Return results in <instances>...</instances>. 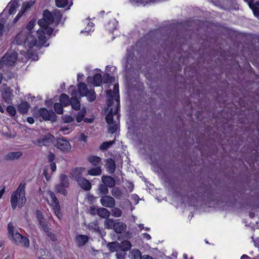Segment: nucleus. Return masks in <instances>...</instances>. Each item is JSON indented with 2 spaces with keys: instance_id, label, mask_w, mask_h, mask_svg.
Instances as JSON below:
<instances>
[{
  "instance_id": "nucleus-1",
  "label": "nucleus",
  "mask_w": 259,
  "mask_h": 259,
  "mask_svg": "<svg viewBox=\"0 0 259 259\" xmlns=\"http://www.w3.org/2000/svg\"><path fill=\"white\" fill-rule=\"evenodd\" d=\"M61 17L62 15L59 11H55L51 13L47 10H45L43 18L38 21L40 27L37 31L38 40L32 35V29L34 26L35 21L31 20L26 27L16 36L15 41L17 44L30 49L34 46L40 47L44 46L47 40V36L46 35L50 36L53 32V29L50 27L49 25H58Z\"/></svg>"
},
{
  "instance_id": "nucleus-2",
  "label": "nucleus",
  "mask_w": 259,
  "mask_h": 259,
  "mask_svg": "<svg viewBox=\"0 0 259 259\" xmlns=\"http://www.w3.org/2000/svg\"><path fill=\"white\" fill-rule=\"evenodd\" d=\"M118 85H114L113 94L109 90L107 91V95L110 97L108 102V107L109 111L106 117V121L108 124V131L111 134L115 133L117 129L119 122V115L118 113L119 109V97L118 95Z\"/></svg>"
},
{
  "instance_id": "nucleus-3",
  "label": "nucleus",
  "mask_w": 259,
  "mask_h": 259,
  "mask_svg": "<svg viewBox=\"0 0 259 259\" xmlns=\"http://www.w3.org/2000/svg\"><path fill=\"white\" fill-rule=\"evenodd\" d=\"M17 59V53L16 52H7L0 60V69L14 65Z\"/></svg>"
},
{
  "instance_id": "nucleus-4",
  "label": "nucleus",
  "mask_w": 259,
  "mask_h": 259,
  "mask_svg": "<svg viewBox=\"0 0 259 259\" xmlns=\"http://www.w3.org/2000/svg\"><path fill=\"white\" fill-rule=\"evenodd\" d=\"M152 169L158 174L168 175L172 171L171 163H151Z\"/></svg>"
},
{
  "instance_id": "nucleus-5",
  "label": "nucleus",
  "mask_w": 259,
  "mask_h": 259,
  "mask_svg": "<svg viewBox=\"0 0 259 259\" xmlns=\"http://www.w3.org/2000/svg\"><path fill=\"white\" fill-rule=\"evenodd\" d=\"M100 70L96 69L93 71L94 76H88L87 78V82L89 84H93L96 87H99L102 83V77L99 73Z\"/></svg>"
},
{
  "instance_id": "nucleus-6",
  "label": "nucleus",
  "mask_w": 259,
  "mask_h": 259,
  "mask_svg": "<svg viewBox=\"0 0 259 259\" xmlns=\"http://www.w3.org/2000/svg\"><path fill=\"white\" fill-rule=\"evenodd\" d=\"M12 240L14 243L17 245L19 243H20L25 247H28L29 246V240L28 238L22 236L20 233L18 232L15 233L14 238Z\"/></svg>"
},
{
  "instance_id": "nucleus-7",
  "label": "nucleus",
  "mask_w": 259,
  "mask_h": 259,
  "mask_svg": "<svg viewBox=\"0 0 259 259\" xmlns=\"http://www.w3.org/2000/svg\"><path fill=\"white\" fill-rule=\"evenodd\" d=\"M52 115H54V114H51L47 109L44 108L35 110L34 113V116L35 117H41L45 120H51Z\"/></svg>"
},
{
  "instance_id": "nucleus-8",
  "label": "nucleus",
  "mask_w": 259,
  "mask_h": 259,
  "mask_svg": "<svg viewBox=\"0 0 259 259\" xmlns=\"http://www.w3.org/2000/svg\"><path fill=\"white\" fill-rule=\"evenodd\" d=\"M35 3L34 0H30L29 2H24L23 3L22 8L16 16V17L14 19V23H16L19 18L22 16V15L24 13L25 11L28 10Z\"/></svg>"
},
{
  "instance_id": "nucleus-9",
  "label": "nucleus",
  "mask_w": 259,
  "mask_h": 259,
  "mask_svg": "<svg viewBox=\"0 0 259 259\" xmlns=\"http://www.w3.org/2000/svg\"><path fill=\"white\" fill-rule=\"evenodd\" d=\"M100 202L102 206L106 207H114L115 206L114 198L107 195L101 197Z\"/></svg>"
},
{
  "instance_id": "nucleus-10",
  "label": "nucleus",
  "mask_w": 259,
  "mask_h": 259,
  "mask_svg": "<svg viewBox=\"0 0 259 259\" xmlns=\"http://www.w3.org/2000/svg\"><path fill=\"white\" fill-rule=\"evenodd\" d=\"M53 139L54 136L52 135H47L42 138L37 139L35 142V144L40 147L42 146H47L53 142Z\"/></svg>"
},
{
  "instance_id": "nucleus-11",
  "label": "nucleus",
  "mask_w": 259,
  "mask_h": 259,
  "mask_svg": "<svg viewBox=\"0 0 259 259\" xmlns=\"http://www.w3.org/2000/svg\"><path fill=\"white\" fill-rule=\"evenodd\" d=\"M58 148L63 151H67L71 149L69 142L64 139H59L57 141Z\"/></svg>"
},
{
  "instance_id": "nucleus-12",
  "label": "nucleus",
  "mask_w": 259,
  "mask_h": 259,
  "mask_svg": "<svg viewBox=\"0 0 259 259\" xmlns=\"http://www.w3.org/2000/svg\"><path fill=\"white\" fill-rule=\"evenodd\" d=\"M13 90L10 88H6L2 93V96L3 99L7 103H10L14 97Z\"/></svg>"
},
{
  "instance_id": "nucleus-13",
  "label": "nucleus",
  "mask_w": 259,
  "mask_h": 259,
  "mask_svg": "<svg viewBox=\"0 0 259 259\" xmlns=\"http://www.w3.org/2000/svg\"><path fill=\"white\" fill-rule=\"evenodd\" d=\"M19 0H13L7 6L5 11H8L10 15L15 13L17 9L19 7L18 1Z\"/></svg>"
},
{
  "instance_id": "nucleus-14",
  "label": "nucleus",
  "mask_w": 259,
  "mask_h": 259,
  "mask_svg": "<svg viewBox=\"0 0 259 259\" xmlns=\"http://www.w3.org/2000/svg\"><path fill=\"white\" fill-rule=\"evenodd\" d=\"M77 182L79 186L85 191H89L91 190L92 187L91 183L87 179L83 177L79 178Z\"/></svg>"
},
{
  "instance_id": "nucleus-15",
  "label": "nucleus",
  "mask_w": 259,
  "mask_h": 259,
  "mask_svg": "<svg viewBox=\"0 0 259 259\" xmlns=\"http://www.w3.org/2000/svg\"><path fill=\"white\" fill-rule=\"evenodd\" d=\"M126 228V224L123 222H116L113 230L117 234H122L125 232Z\"/></svg>"
},
{
  "instance_id": "nucleus-16",
  "label": "nucleus",
  "mask_w": 259,
  "mask_h": 259,
  "mask_svg": "<svg viewBox=\"0 0 259 259\" xmlns=\"http://www.w3.org/2000/svg\"><path fill=\"white\" fill-rule=\"evenodd\" d=\"M102 181L105 185L110 188L114 187L116 185L115 179L110 176H103Z\"/></svg>"
},
{
  "instance_id": "nucleus-17",
  "label": "nucleus",
  "mask_w": 259,
  "mask_h": 259,
  "mask_svg": "<svg viewBox=\"0 0 259 259\" xmlns=\"http://www.w3.org/2000/svg\"><path fill=\"white\" fill-rule=\"evenodd\" d=\"M84 23L85 24H88L87 27L85 28L84 30H81V33H85L86 35H89L91 32H93L94 31V24L93 22H89V20H85L84 21Z\"/></svg>"
},
{
  "instance_id": "nucleus-18",
  "label": "nucleus",
  "mask_w": 259,
  "mask_h": 259,
  "mask_svg": "<svg viewBox=\"0 0 259 259\" xmlns=\"http://www.w3.org/2000/svg\"><path fill=\"white\" fill-rule=\"evenodd\" d=\"M97 214L102 218L107 219L110 216V212L107 209L104 207H100L97 210Z\"/></svg>"
},
{
  "instance_id": "nucleus-19",
  "label": "nucleus",
  "mask_w": 259,
  "mask_h": 259,
  "mask_svg": "<svg viewBox=\"0 0 259 259\" xmlns=\"http://www.w3.org/2000/svg\"><path fill=\"white\" fill-rule=\"evenodd\" d=\"M77 88L78 91L81 97H85V95H87V93L89 91L84 82H79L78 84Z\"/></svg>"
},
{
  "instance_id": "nucleus-20",
  "label": "nucleus",
  "mask_w": 259,
  "mask_h": 259,
  "mask_svg": "<svg viewBox=\"0 0 259 259\" xmlns=\"http://www.w3.org/2000/svg\"><path fill=\"white\" fill-rule=\"evenodd\" d=\"M248 5L250 8L252 10L254 15L258 17V16H259V2H249Z\"/></svg>"
},
{
  "instance_id": "nucleus-21",
  "label": "nucleus",
  "mask_w": 259,
  "mask_h": 259,
  "mask_svg": "<svg viewBox=\"0 0 259 259\" xmlns=\"http://www.w3.org/2000/svg\"><path fill=\"white\" fill-rule=\"evenodd\" d=\"M22 155V152L20 151L10 152L6 155V159L7 160H15L18 159Z\"/></svg>"
},
{
  "instance_id": "nucleus-22",
  "label": "nucleus",
  "mask_w": 259,
  "mask_h": 259,
  "mask_svg": "<svg viewBox=\"0 0 259 259\" xmlns=\"http://www.w3.org/2000/svg\"><path fill=\"white\" fill-rule=\"evenodd\" d=\"M66 187H64L60 184H58L55 186V190L56 193H60L63 195L64 196H66L68 194V191L67 190Z\"/></svg>"
},
{
  "instance_id": "nucleus-23",
  "label": "nucleus",
  "mask_w": 259,
  "mask_h": 259,
  "mask_svg": "<svg viewBox=\"0 0 259 259\" xmlns=\"http://www.w3.org/2000/svg\"><path fill=\"white\" fill-rule=\"evenodd\" d=\"M70 177L75 180L76 182L79 179V178H82L81 177V171L80 169L78 168H75L72 169L70 172Z\"/></svg>"
},
{
  "instance_id": "nucleus-24",
  "label": "nucleus",
  "mask_w": 259,
  "mask_h": 259,
  "mask_svg": "<svg viewBox=\"0 0 259 259\" xmlns=\"http://www.w3.org/2000/svg\"><path fill=\"white\" fill-rule=\"evenodd\" d=\"M29 106V104L27 102H22L18 105V110L22 114L26 113L28 111Z\"/></svg>"
},
{
  "instance_id": "nucleus-25",
  "label": "nucleus",
  "mask_w": 259,
  "mask_h": 259,
  "mask_svg": "<svg viewBox=\"0 0 259 259\" xmlns=\"http://www.w3.org/2000/svg\"><path fill=\"white\" fill-rule=\"evenodd\" d=\"M119 249L123 252L129 250L132 247V244L130 241L124 240L119 243Z\"/></svg>"
},
{
  "instance_id": "nucleus-26",
  "label": "nucleus",
  "mask_w": 259,
  "mask_h": 259,
  "mask_svg": "<svg viewBox=\"0 0 259 259\" xmlns=\"http://www.w3.org/2000/svg\"><path fill=\"white\" fill-rule=\"evenodd\" d=\"M76 238L79 246L84 245L89 241V237L84 235H79Z\"/></svg>"
},
{
  "instance_id": "nucleus-27",
  "label": "nucleus",
  "mask_w": 259,
  "mask_h": 259,
  "mask_svg": "<svg viewBox=\"0 0 259 259\" xmlns=\"http://www.w3.org/2000/svg\"><path fill=\"white\" fill-rule=\"evenodd\" d=\"M107 247L110 252L117 251L119 249V243L117 241L109 242L107 244Z\"/></svg>"
},
{
  "instance_id": "nucleus-28",
  "label": "nucleus",
  "mask_w": 259,
  "mask_h": 259,
  "mask_svg": "<svg viewBox=\"0 0 259 259\" xmlns=\"http://www.w3.org/2000/svg\"><path fill=\"white\" fill-rule=\"evenodd\" d=\"M59 184L62 185L64 187L68 188L69 186V180L67 175L61 174L59 178Z\"/></svg>"
},
{
  "instance_id": "nucleus-29",
  "label": "nucleus",
  "mask_w": 259,
  "mask_h": 259,
  "mask_svg": "<svg viewBox=\"0 0 259 259\" xmlns=\"http://www.w3.org/2000/svg\"><path fill=\"white\" fill-rule=\"evenodd\" d=\"M111 194L116 199H121L123 196V193L120 189L117 187H113L111 190Z\"/></svg>"
},
{
  "instance_id": "nucleus-30",
  "label": "nucleus",
  "mask_w": 259,
  "mask_h": 259,
  "mask_svg": "<svg viewBox=\"0 0 259 259\" xmlns=\"http://www.w3.org/2000/svg\"><path fill=\"white\" fill-rule=\"evenodd\" d=\"M69 104H71L72 108L75 110H78L80 108V102L78 99H77L75 97H71L69 102Z\"/></svg>"
},
{
  "instance_id": "nucleus-31",
  "label": "nucleus",
  "mask_w": 259,
  "mask_h": 259,
  "mask_svg": "<svg viewBox=\"0 0 259 259\" xmlns=\"http://www.w3.org/2000/svg\"><path fill=\"white\" fill-rule=\"evenodd\" d=\"M115 223L116 221L115 220L108 218L104 221V226L107 229H113Z\"/></svg>"
},
{
  "instance_id": "nucleus-32",
  "label": "nucleus",
  "mask_w": 259,
  "mask_h": 259,
  "mask_svg": "<svg viewBox=\"0 0 259 259\" xmlns=\"http://www.w3.org/2000/svg\"><path fill=\"white\" fill-rule=\"evenodd\" d=\"M52 200V203L53 206V208L55 210V212L56 213H60V206L59 201L58 199V198L56 197H54Z\"/></svg>"
},
{
  "instance_id": "nucleus-33",
  "label": "nucleus",
  "mask_w": 259,
  "mask_h": 259,
  "mask_svg": "<svg viewBox=\"0 0 259 259\" xmlns=\"http://www.w3.org/2000/svg\"><path fill=\"white\" fill-rule=\"evenodd\" d=\"M87 113V110L84 108H82L76 115V121L78 123L84 120V116Z\"/></svg>"
},
{
  "instance_id": "nucleus-34",
  "label": "nucleus",
  "mask_w": 259,
  "mask_h": 259,
  "mask_svg": "<svg viewBox=\"0 0 259 259\" xmlns=\"http://www.w3.org/2000/svg\"><path fill=\"white\" fill-rule=\"evenodd\" d=\"M18 194L17 193H13L11 197V203L12 208L13 209H15L17 206L18 198Z\"/></svg>"
},
{
  "instance_id": "nucleus-35",
  "label": "nucleus",
  "mask_w": 259,
  "mask_h": 259,
  "mask_svg": "<svg viewBox=\"0 0 259 259\" xmlns=\"http://www.w3.org/2000/svg\"><path fill=\"white\" fill-rule=\"evenodd\" d=\"M102 173V170L100 166H97L94 168H91L88 171V174L92 176H98Z\"/></svg>"
},
{
  "instance_id": "nucleus-36",
  "label": "nucleus",
  "mask_w": 259,
  "mask_h": 259,
  "mask_svg": "<svg viewBox=\"0 0 259 259\" xmlns=\"http://www.w3.org/2000/svg\"><path fill=\"white\" fill-rule=\"evenodd\" d=\"M118 22L114 19H112L107 26V29L110 31H113L116 28Z\"/></svg>"
},
{
  "instance_id": "nucleus-37",
  "label": "nucleus",
  "mask_w": 259,
  "mask_h": 259,
  "mask_svg": "<svg viewBox=\"0 0 259 259\" xmlns=\"http://www.w3.org/2000/svg\"><path fill=\"white\" fill-rule=\"evenodd\" d=\"M108 186L103 184H100L98 187V190L101 194L103 195V196L107 195L109 193V190L108 188Z\"/></svg>"
},
{
  "instance_id": "nucleus-38",
  "label": "nucleus",
  "mask_w": 259,
  "mask_h": 259,
  "mask_svg": "<svg viewBox=\"0 0 259 259\" xmlns=\"http://www.w3.org/2000/svg\"><path fill=\"white\" fill-rule=\"evenodd\" d=\"M60 101L64 106H67L69 104V100L68 96L66 94H62L60 97Z\"/></svg>"
},
{
  "instance_id": "nucleus-39",
  "label": "nucleus",
  "mask_w": 259,
  "mask_h": 259,
  "mask_svg": "<svg viewBox=\"0 0 259 259\" xmlns=\"http://www.w3.org/2000/svg\"><path fill=\"white\" fill-rule=\"evenodd\" d=\"M133 259H141L142 257L141 251L138 249H135L131 251Z\"/></svg>"
},
{
  "instance_id": "nucleus-40",
  "label": "nucleus",
  "mask_w": 259,
  "mask_h": 259,
  "mask_svg": "<svg viewBox=\"0 0 259 259\" xmlns=\"http://www.w3.org/2000/svg\"><path fill=\"white\" fill-rule=\"evenodd\" d=\"M105 166L109 174L113 173L116 168L115 163H106Z\"/></svg>"
},
{
  "instance_id": "nucleus-41",
  "label": "nucleus",
  "mask_w": 259,
  "mask_h": 259,
  "mask_svg": "<svg viewBox=\"0 0 259 259\" xmlns=\"http://www.w3.org/2000/svg\"><path fill=\"white\" fill-rule=\"evenodd\" d=\"M85 97L88 98V99L89 101L92 102L94 101L96 99V94L93 89H90L88 93H87V95H85Z\"/></svg>"
},
{
  "instance_id": "nucleus-42",
  "label": "nucleus",
  "mask_w": 259,
  "mask_h": 259,
  "mask_svg": "<svg viewBox=\"0 0 259 259\" xmlns=\"http://www.w3.org/2000/svg\"><path fill=\"white\" fill-rule=\"evenodd\" d=\"M56 112L59 114H62L63 113V106L61 103H56L54 106Z\"/></svg>"
},
{
  "instance_id": "nucleus-43",
  "label": "nucleus",
  "mask_w": 259,
  "mask_h": 259,
  "mask_svg": "<svg viewBox=\"0 0 259 259\" xmlns=\"http://www.w3.org/2000/svg\"><path fill=\"white\" fill-rule=\"evenodd\" d=\"M114 143V141L103 142L100 146V149L102 150L108 149Z\"/></svg>"
},
{
  "instance_id": "nucleus-44",
  "label": "nucleus",
  "mask_w": 259,
  "mask_h": 259,
  "mask_svg": "<svg viewBox=\"0 0 259 259\" xmlns=\"http://www.w3.org/2000/svg\"><path fill=\"white\" fill-rule=\"evenodd\" d=\"M25 184H20L19 187L18 188L17 190L14 193H17L19 196H21L22 195H25Z\"/></svg>"
},
{
  "instance_id": "nucleus-45",
  "label": "nucleus",
  "mask_w": 259,
  "mask_h": 259,
  "mask_svg": "<svg viewBox=\"0 0 259 259\" xmlns=\"http://www.w3.org/2000/svg\"><path fill=\"white\" fill-rule=\"evenodd\" d=\"M8 234L11 237L10 239L12 240V239L14 238L15 233L14 232V226H13L12 223H11V222H10L8 224Z\"/></svg>"
},
{
  "instance_id": "nucleus-46",
  "label": "nucleus",
  "mask_w": 259,
  "mask_h": 259,
  "mask_svg": "<svg viewBox=\"0 0 259 259\" xmlns=\"http://www.w3.org/2000/svg\"><path fill=\"white\" fill-rule=\"evenodd\" d=\"M111 210L112 215L115 217H119L122 214V211L118 207H112Z\"/></svg>"
},
{
  "instance_id": "nucleus-47",
  "label": "nucleus",
  "mask_w": 259,
  "mask_h": 259,
  "mask_svg": "<svg viewBox=\"0 0 259 259\" xmlns=\"http://www.w3.org/2000/svg\"><path fill=\"white\" fill-rule=\"evenodd\" d=\"M88 228L89 230H93L95 232H98L100 231L99 227L98 226L97 223H90L88 224Z\"/></svg>"
},
{
  "instance_id": "nucleus-48",
  "label": "nucleus",
  "mask_w": 259,
  "mask_h": 259,
  "mask_svg": "<svg viewBox=\"0 0 259 259\" xmlns=\"http://www.w3.org/2000/svg\"><path fill=\"white\" fill-rule=\"evenodd\" d=\"M68 0H56V5L58 7L63 8L67 6Z\"/></svg>"
},
{
  "instance_id": "nucleus-49",
  "label": "nucleus",
  "mask_w": 259,
  "mask_h": 259,
  "mask_svg": "<svg viewBox=\"0 0 259 259\" xmlns=\"http://www.w3.org/2000/svg\"><path fill=\"white\" fill-rule=\"evenodd\" d=\"M36 217L38 222L45 220V216L39 209H36Z\"/></svg>"
},
{
  "instance_id": "nucleus-50",
  "label": "nucleus",
  "mask_w": 259,
  "mask_h": 259,
  "mask_svg": "<svg viewBox=\"0 0 259 259\" xmlns=\"http://www.w3.org/2000/svg\"><path fill=\"white\" fill-rule=\"evenodd\" d=\"M62 118L65 123H71L74 121L73 118L68 115H65L63 116Z\"/></svg>"
},
{
  "instance_id": "nucleus-51",
  "label": "nucleus",
  "mask_w": 259,
  "mask_h": 259,
  "mask_svg": "<svg viewBox=\"0 0 259 259\" xmlns=\"http://www.w3.org/2000/svg\"><path fill=\"white\" fill-rule=\"evenodd\" d=\"M7 112L10 114V115L12 116H14L16 115V111L14 107L12 106H9L7 108Z\"/></svg>"
},
{
  "instance_id": "nucleus-52",
  "label": "nucleus",
  "mask_w": 259,
  "mask_h": 259,
  "mask_svg": "<svg viewBox=\"0 0 259 259\" xmlns=\"http://www.w3.org/2000/svg\"><path fill=\"white\" fill-rule=\"evenodd\" d=\"M89 162H100L101 161V158L97 156L91 155L88 158Z\"/></svg>"
},
{
  "instance_id": "nucleus-53",
  "label": "nucleus",
  "mask_w": 259,
  "mask_h": 259,
  "mask_svg": "<svg viewBox=\"0 0 259 259\" xmlns=\"http://www.w3.org/2000/svg\"><path fill=\"white\" fill-rule=\"evenodd\" d=\"M19 197V200L18 202V206L19 207H22L25 203L26 202V198L25 196V195H22L21 196Z\"/></svg>"
},
{
  "instance_id": "nucleus-54",
  "label": "nucleus",
  "mask_w": 259,
  "mask_h": 259,
  "mask_svg": "<svg viewBox=\"0 0 259 259\" xmlns=\"http://www.w3.org/2000/svg\"><path fill=\"white\" fill-rule=\"evenodd\" d=\"M49 170V166L47 165L45 167L44 170H43V175L45 176L47 181H49L51 179V176L49 175L48 171Z\"/></svg>"
},
{
  "instance_id": "nucleus-55",
  "label": "nucleus",
  "mask_w": 259,
  "mask_h": 259,
  "mask_svg": "<svg viewBox=\"0 0 259 259\" xmlns=\"http://www.w3.org/2000/svg\"><path fill=\"white\" fill-rule=\"evenodd\" d=\"M47 235L50 238L52 241H55L57 240V238L55 234L51 231H49L46 233Z\"/></svg>"
},
{
  "instance_id": "nucleus-56",
  "label": "nucleus",
  "mask_w": 259,
  "mask_h": 259,
  "mask_svg": "<svg viewBox=\"0 0 259 259\" xmlns=\"http://www.w3.org/2000/svg\"><path fill=\"white\" fill-rule=\"evenodd\" d=\"M126 254V253L123 251H117L116 255L117 259H124V256Z\"/></svg>"
},
{
  "instance_id": "nucleus-57",
  "label": "nucleus",
  "mask_w": 259,
  "mask_h": 259,
  "mask_svg": "<svg viewBox=\"0 0 259 259\" xmlns=\"http://www.w3.org/2000/svg\"><path fill=\"white\" fill-rule=\"evenodd\" d=\"M98 208H97L95 206H91L90 208V213L92 215H95L97 213V210Z\"/></svg>"
},
{
  "instance_id": "nucleus-58",
  "label": "nucleus",
  "mask_w": 259,
  "mask_h": 259,
  "mask_svg": "<svg viewBox=\"0 0 259 259\" xmlns=\"http://www.w3.org/2000/svg\"><path fill=\"white\" fill-rule=\"evenodd\" d=\"M69 91L71 93V95L72 96H75L76 95V89L74 85H70L69 89Z\"/></svg>"
},
{
  "instance_id": "nucleus-59",
  "label": "nucleus",
  "mask_w": 259,
  "mask_h": 259,
  "mask_svg": "<svg viewBox=\"0 0 259 259\" xmlns=\"http://www.w3.org/2000/svg\"><path fill=\"white\" fill-rule=\"evenodd\" d=\"M60 131H62L64 134H67L70 131H72V129H71V128H69L68 127L64 126V127H62Z\"/></svg>"
},
{
  "instance_id": "nucleus-60",
  "label": "nucleus",
  "mask_w": 259,
  "mask_h": 259,
  "mask_svg": "<svg viewBox=\"0 0 259 259\" xmlns=\"http://www.w3.org/2000/svg\"><path fill=\"white\" fill-rule=\"evenodd\" d=\"M104 77L107 80L105 82H112V80L114 79V78L113 77L110 76L109 74H105L104 75Z\"/></svg>"
},
{
  "instance_id": "nucleus-61",
  "label": "nucleus",
  "mask_w": 259,
  "mask_h": 259,
  "mask_svg": "<svg viewBox=\"0 0 259 259\" xmlns=\"http://www.w3.org/2000/svg\"><path fill=\"white\" fill-rule=\"evenodd\" d=\"M48 157L49 162H53L55 160V156L51 152L49 153Z\"/></svg>"
},
{
  "instance_id": "nucleus-62",
  "label": "nucleus",
  "mask_w": 259,
  "mask_h": 259,
  "mask_svg": "<svg viewBox=\"0 0 259 259\" xmlns=\"http://www.w3.org/2000/svg\"><path fill=\"white\" fill-rule=\"evenodd\" d=\"M87 138L88 137L82 133L80 134L79 140L80 141L86 142Z\"/></svg>"
},
{
  "instance_id": "nucleus-63",
  "label": "nucleus",
  "mask_w": 259,
  "mask_h": 259,
  "mask_svg": "<svg viewBox=\"0 0 259 259\" xmlns=\"http://www.w3.org/2000/svg\"><path fill=\"white\" fill-rule=\"evenodd\" d=\"M38 223H39V225L40 226L41 228H42L44 227H45V226H46L47 224H49V222H46L44 220L40 221L38 222Z\"/></svg>"
},
{
  "instance_id": "nucleus-64",
  "label": "nucleus",
  "mask_w": 259,
  "mask_h": 259,
  "mask_svg": "<svg viewBox=\"0 0 259 259\" xmlns=\"http://www.w3.org/2000/svg\"><path fill=\"white\" fill-rule=\"evenodd\" d=\"M39 254L40 255L39 256L42 257V256L45 255L46 253V250L44 248H40L38 250Z\"/></svg>"
}]
</instances>
